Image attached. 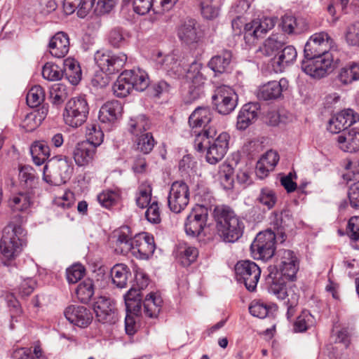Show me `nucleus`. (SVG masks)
Here are the masks:
<instances>
[{
  "label": "nucleus",
  "mask_w": 359,
  "mask_h": 359,
  "mask_svg": "<svg viewBox=\"0 0 359 359\" xmlns=\"http://www.w3.org/2000/svg\"><path fill=\"white\" fill-rule=\"evenodd\" d=\"M213 215L218 233L224 241L233 243L242 236L244 224L229 207L216 206Z\"/></svg>",
  "instance_id": "obj_1"
},
{
  "label": "nucleus",
  "mask_w": 359,
  "mask_h": 359,
  "mask_svg": "<svg viewBox=\"0 0 359 359\" xmlns=\"http://www.w3.org/2000/svg\"><path fill=\"white\" fill-rule=\"evenodd\" d=\"M25 235L24 229L20 225L9 224L4 229L0 241V261L4 266H11L22 252Z\"/></svg>",
  "instance_id": "obj_2"
},
{
  "label": "nucleus",
  "mask_w": 359,
  "mask_h": 359,
  "mask_svg": "<svg viewBox=\"0 0 359 359\" xmlns=\"http://www.w3.org/2000/svg\"><path fill=\"white\" fill-rule=\"evenodd\" d=\"M73 173V165L67 156H55L43 168V180L59 186L66 183Z\"/></svg>",
  "instance_id": "obj_3"
},
{
  "label": "nucleus",
  "mask_w": 359,
  "mask_h": 359,
  "mask_svg": "<svg viewBox=\"0 0 359 359\" xmlns=\"http://www.w3.org/2000/svg\"><path fill=\"white\" fill-rule=\"evenodd\" d=\"M215 128H209L203 131V136L208 144L205 158L210 164H216L220 161L226 154L229 148V135L222 132L217 137Z\"/></svg>",
  "instance_id": "obj_4"
},
{
  "label": "nucleus",
  "mask_w": 359,
  "mask_h": 359,
  "mask_svg": "<svg viewBox=\"0 0 359 359\" xmlns=\"http://www.w3.org/2000/svg\"><path fill=\"white\" fill-rule=\"evenodd\" d=\"M88 113V104L84 97H72L66 103L63 112L64 121L69 126L78 128L86 122Z\"/></svg>",
  "instance_id": "obj_5"
},
{
  "label": "nucleus",
  "mask_w": 359,
  "mask_h": 359,
  "mask_svg": "<svg viewBox=\"0 0 359 359\" xmlns=\"http://www.w3.org/2000/svg\"><path fill=\"white\" fill-rule=\"evenodd\" d=\"M276 240L278 237L271 229L259 233L250 246L254 258L264 261L271 259L275 252Z\"/></svg>",
  "instance_id": "obj_6"
},
{
  "label": "nucleus",
  "mask_w": 359,
  "mask_h": 359,
  "mask_svg": "<svg viewBox=\"0 0 359 359\" xmlns=\"http://www.w3.org/2000/svg\"><path fill=\"white\" fill-rule=\"evenodd\" d=\"M205 70L206 68L203 67V64L196 60L189 65L187 69H185L184 76L190 83L189 93L191 100L198 98L203 93V88L207 80L204 74Z\"/></svg>",
  "instance_id": "obj_7"
},
{
  "label": "nucleus",
  "mask_w": 359,
  "mask_h": 359,
  "mask_svg": "<svg viewBox=\"0 0 359 359\" xmlns=\"http://www.w3.org/2000/svg\"><path fill=\"white\" fill-rule=\"evenodd\" d=\"M189 199V188L184 182L175 181L171 184L168 196V206L171 212L180 213L183 211Z\"/></svg>",
  "instance_id": "obj_8"
},
{
  "label": "nucleus",
  "mask_w": 359,
  "mask_h": 359,
  "mask_svg": "<svg viewBox=\"0 0 359 359\" xmlns=\"http://www.w3.org/2000/svg\"><path fill=\"white\" fill-rule=\"evenodd\" d=\"M238 280L243 282L246 289L250 292L255 290L261 276V269L252 261L243 260L235 266Z\"/></svg>",
  "instance_id": "obj_9"
},
{
  "label": "nucleus",
  "mask_w": 359,
  "mask_h": 359,
  "mask_svg": "<svg viewBox=\"0 0 359 359\" xmlns=\"http://www.w3.org/2000/svg\"><path fill=\"white\" fill-rule=\"evenodd\" d=\"M333 43L327 33L322 32L313 34L304 46V57H320L327 58V55H332L330 50Z\"/></svg>",
  "instance_id": "obj_10"
},
{
  "label": "nucleus",
  "mask_w": 359,
  "mask_h": 359,
  "mask_svg": "<svg viewBox=\"0 0 359 359\" xmlns=\"http://www.w3.org/2000/svg\"><path fill=\"white\" fill-rule=\"evenodd\" d=\"M212 99L216 109L221 114H230L237 105V95L227 86L217 87Z\"/></svg>",
  "instance_id": "obj_11"
},
{
  "label": "nucleus",
  "mask_w": 359,
  "mask_h": 359,
  "mask_svg": "<svg viewBox=\"0 0 359 359\" xmlns=\"http://www.w3.org/2000/svg\"><path fill=\"white\" fill-rule=\"evenodd\" d=\"M127 60L123 53L118 55L107 50H97L95 54V61L102 72L113 74L120 71Z\"/></svg>",
  "instance_id": "obj_12"
},
{
  "label": "nucleus",
  "mask_w": 359,
  "mask_h": 359,
  "mask_svg": "<svg viewBox=\"0 0 359 359\" xmlns=\"http://www.w3.org/2000/svg\"><path fill=\"white\" fill-rule=\"evenodd\" d=\"M327 58L320 57H304L301 68L304 72L315 79H320L332 69L333 63L332 55H327Z\"/></svg>",
  "instance_id": "obj_13"
},
{
  "label": "nucleus",
  "mask_w": 359,
  "mask_h": 359,
  "mask_svg": "<svg viewBox=\"0 0 359 359\" xmlns=\"http://www.w3.org/2000/svg\"><path fill=\"white\" fill-rule=\"evenodd\" d=\"M278 266L281 276L293 281L299 270V259L290 250L279 249L277 251Z\"/></svg>",
  "instance_id": "obj_14"
},
{
  "label": "nucleus",
  "mask_w": 359,
  "mask_h": 359,
  "mask_svg": "<svg viewBox=\"0 0 359 359\" xmlns=\"http://www.w3.org/2000/svg\"><path fill=\"white\" fill-rule=\"evenodd\" d=\"M208 216V208L205 206L197 205L193 208L184 224L187 234L193 237L198 236L206 225Z\"/></svg>",
  "instance_id": "obj_15"
},
{
  "label": "nucleus",
  "mask_w": 359,
  "mask_h": 359,
  "mask_svg": "<svg viewBox=\"0 0 359 359\" xmlns=\"http://www.w3.org/2000/svg\"><path fill=\"white\" fill-rule=\"evenodd\" d=\"M276 22V18L264 17L260 20H253L245 27L244 39L248 45L253 44L257 39L262 37L269 30L273 28Z\"/></svg>",
  "instance_id": "obj_16"
},
{
  "label": "nucleus",
  "mask_w": 359,
  "mask_h": 359,
  "mask_svg": "<svg viewBox=\"0 0 359 359\" xmlns=\"http://www.w3.org/2000/svg\"><path fill=\"white\" fill-rule=\"evenodd\" d=\"M284 279L285 278L278 273H273V272H271L266 278V283L269 285L268 290L270 293L275 295L278 299L285 301L290 297L289 293L290 291L297 294L299 290L292 283L286 285Z\"/></svg>",
  "instance_id": "obj_17"
},
{
  "label": "nucleus",
  "mask_w": 359,
  "mask_h": 359,
  "mask_svg": "<svg viewBox=\"0 0 359 359\" xmlns=\"http://www.w3.org/2000/svg\"><path fill=\"white\" fill-rule=\"evenodd\" d=\"M157 68L165 71L170 76L180 78L185 73L184 62L175 53L163 56L158 53L155 59Z\"/></svg>",
  "instance_id": "obj_18"
},
{
  "label": "nucleus",
  "mask_w": 359,
  "mask_h": 359,
  "mask_svg": "<svg viewBox=\"0 0 359 359\" xmlns=\"http://www.w3.org/2000/svg\"><path fill=\"white\" fill-rule=\"evenodd\" d=\"M154 250L155 243L153 236L142 232L133 238L130 252L137 259H147L154 253Z\"/></svg>",
  "instance_id": "obj_19"
},
{
  "label": "nucleus",
  "mask_w": 359,
  "mask_h": 359,
  "mask_svg": "<svg viewBox=\"0 0 359 359\" xmlns=\"http://www.w3.org/2000/svg\"><path fill=\"white\" fill-rule=\"evenodd\" d=\"M359 121V114L352 109H345L332 117L327 130L332 133H339Z\"/></svg>",
  "instance_id": "obj_20"
},
{
  "label": "nucleus",
  "mask_w": 359,
  "mask_h": 359,
  "mask_svg": "<svg viewBox=\"0 0 359 359\" xmlns=\"http://www.w3.org/2000/svg\"><path fill=\"white\" fill-rule=\"evenodd\" d=\"M94 311L97 320L102 323H114L116 313L114 302L109 297L101 296L94 304Z\"/></svg>",
  "instance_id": "obj_21"
},
{
  "label": "nucleus",
  "mask_w": 359,
  "mask_h": 359,
  "mask_svg": "<svg viewBox=\"0 0 359 359\" xmlns=\"http://www.w3.org/2000/svg\"><path fill=\"white\" fill-rule=\"evenodd\" d=\"M288 88V81L282 78L278 81H271L261 86L257 91V97L263 100H276L281 97L283 91Z\"/></svg>",
  "instance_id": "obj_22"
},
{
  "label": "nucleus",
  "mask_w": 359,
  "mask_h": 359,
  "mask_svg": "<svg viewBox=\"0 0 359 359\" xmlns=\"http://www.w3.org/2000/svg\"><path fill=\"white\" fill-rule=\"evenodd\" d=\"M260 113V104L258 102H249L243 106L237 116L236 127L244 130L255 123Z\"/></svg>",
  "instance_id": "obj_23"
},
{
  "label": "nucleus",
  "mask_w": 359,
  "mask_h": 359,
  "mask_svg": "<svg viewBox=\"0 0 359 359\" xmlns=\"http://www.w3.org/2000/svg\"><path fill=\"white\" fill-rule=\"evenodd\" d=\"M271 225L278 237V241L283 243L285 238V230L292 224V219L289 211L283 210L280 212H273L271 217Z\"/></svg>",
  "instance_id": "obj_24"
},
{
  "label": "nucleus",
  "mask_w": 359,
  "mask_h": 359,
  "mask_svg": "<svg viewBox=\"0 0 359 359\" xmlns=\"http://www.w3.org/2000/svg\"><path fill=\"white\" fill-rule=\"evenodd\" d=\"M33 203V193L31 191L12 194L8 200V206L13 212H27Z\"/></svg>",
  "instance_id": "obj_25"
},
{
  "label": "nucleus",
  "mask_w": 359,
  "mask_h": 359,
  "mask_svg": "<svg viewBox=\"0 0 359 359\" xmlns=\"http://www.w3.org/2000/svg\"><path fill=\"white\" fill-rule=\"evenodd\" d=\"M65 316L69 323L81 327H86L92 319L90 311L83 306H69L66 309Z\"/></svg>",
  "instance_id": "obj_26"
},
{
  "label": "nucleus",
  "mask_w": 359,
  "mask_h": 359,
  "mask_svg": "<svg viewBox=\"0 0 359 359\" xmlns=\"http://www.w3.org/2000/svg\"><path fill=\"white\" fill-rule=\"evenodd\" d=\"M297 52L293 46H287L276 55L273 60V67L276 72H282L286 67L292 65L297 59Z\"/></svg>",
  "instance_id": "obj_27"
},
{
  "label": "nucleus",
  "mask_w": 359,
  "mask_h": 359,
  "mask_svg": "<svg viewBox=\"0 0 359 359\" xmlns=\"http://www.w3.org/2000/svg\"><path fill=\"white\" fill-rule=\"evenodd\" d=\"M123 107L117 100L104 103L99 111V120L102 123L114 124L122 116Z\"/></svg>",
  "instance_id": "obj_28"
},
{
  "label": "nucleus",
  "mask_w": 359,
  "mask_h": 359,
  "mask_svg": "<svg viewBox=\"0 0 359 359\" xmlns=\"http://www.w3.org/2000/svg\"><path fill=\"white\" fill-rule=\"evenodd\" d=\"M49 52L57 58L64 57L69 52V39L68 35L62 32L56 33L48 43Z\"/></svg>",
  "instance_id": "obj_29"
},
{
  "label": "nucleus",
  "mask_w": 359,
  "mask_h": 359,
  "mask_svg": "<svg viewBox=\"0 0 359 359\" xmlns=\"http://www.w3.org/2000/svg\"><path fill=\"white\" fill-rule=\"evenodd\" d=\"M132 233L128 226H123L113 233V238L115 239V251L117 253L126 255L131 250Z\"/></svg>",
  "instance_id": "obj_30"
},
{
  "label": "nucleus",
  "mask_w": 359,
  "mask_h": 359,
  "mask_svg": "<svg viewBox=\"0 0 359 359\" xmlns=\"http://www.w3.org/2000/svg\"><path fill=\"white\" fill-rule=\"evenodd\" d=\"M95 148L89 142H81L76 144L74 159L78 166H85L91 163L95 154Z\"/></svg>",
  "instance_id": "obj_31"
},
{
  "label": "nucleus",
  "mask_w": 359,
  "mask_h": 359,
  "mask_svg": "<svg viewBox=\"0 0 359 359\" xmlns=\"http://www.w3.org/2000/svg\"><path fill=\"white\" fill-rule=\"evenodd\" d=\"M339 147L346 152H356L359 150V130L352 128L337 137Z\"/></svg>",
  "instance_id": "obj_32"
},
{
  "label": "nucleus",
  "mask_w": 359,
  "mask_h": 359,
  "mask_svg": "<svg viewBox=\"0 0 359 359\" xmlns=\"http://www.w3.org/2000/svg\"><path fill=\"white\" fill-rule=\"evenodd\" d=\"M177 36L181 41L187 45L197 43L199 36L196 29V21L193 19L184 20L178 28Z\"/></svg>",
  "instance_id": "obj_33"
},
{
  "label": "nucleus",
  "mask_w": 359,
  "mask_h": 359,
  "mask_svg": "<svg viewBox=\"0 0 359 359\" xmlns=\"http://www.w3.org/2000/svg\"><path fill=\"white\" fill-rule=\"evenodd\" d=\"M124 73L133 89L143 91L149 86V79L145 71L137 68L126 70Z\"/></svg>",
  "instance_id": "obj_34"
},
{
  "label": "nucleus",
  "mask_w": 359,
  "mask_h": 359,
  "mask_svg": "<svg viewBox=\"0 0 359 359\" xmlns=\"http://www.w3.org/2000/svg\"><path fill=\"white\" fill-rule=\"evenodd\" d=\"M211 120L212 111L210 108L198 107L190 115L189 123L193 128L203 127V131H204L210 128H207V126Z\"/></svg>",
  "instance_id": "obj_35"
},
{
  "label": "nucleus",
  "mask_w": 359,
  "mask_h": 359,
  "mask_svg": "<svg viewBox=\"0 0 359 359\" xmlns=\"http://www.w3.org/2000/svg\"><path fill=\"white\" fill-rule=\"evenodd\" d=\"M126 314H132L135 317L142 315L141 293L135 287H132L124 296Z\"/></svg>",
  "instance_id": "obj_36"
},
{
  "label": "nucleus",
  "mask_w": 359,
  "mask_h": 359,
  "mask_svg": "<svg viewBox=\"0 0 359 359\" xmlns=\"http://www.w3.org/2000/svg\"><path fill=\"white\" fill-rule=\"evenodd\" d=\"M63 76L72 85H76L81 79V69L77 61L68 57L64 61Z\"/></svg>",
  "instance_id": "obj_37"
},
{
  "label": "nucleus",
  "mask_w": 359,
  "mask_h": 359,
  "mask_svg": "<svg viewBox=\"0 0 359 359\" xmlns=\"http://www.w3.org/2000/svg\"><path fill=\"white\" fill-rule=\"evenodd\" d=\"M162 299L155 293H149L145 298L143 306V313L150 318H157L162 306Z\"/></svg>",
  "instance_id": "obj_38"
},
{
  "label": "nucleus",
  "mask_w": 359,
  "mask_h": 359,
  "mask_svg": "<svg viewBox=\"0 0 359 359\" xmlns=\"http://www.w3.org/2000/svg\"><path fill=\"white\" fill-rule=\"evenodd\" d=\"M63 6L67 14L77 11V15L83 18L91 10V2L86 0H65Z\"/></svg>",
  "instance_id": "obj_39"
},
{
  "label": "nucleus",
  "mask_w": 359,
  "mask_h": 359,
  "mask_svg": "<svg viewBox=\"0 0 359 359\" xmlns=\"http://www.w3.org/2000/svg\"><path fill=\"white\" fill-rule=\"evenodd\" d=\"M231 53L224 50L221 54L212 57L208 62L209 67L215 73H224L231 60Z\"/></svg>",
  "instance_id": "obj_40"
},
{
  "label": "nucleus",
  "mask_w": 359,
  "mask_h": 359,
  "mask_svg": "<svg viewBox=\"0 0 359 359\" xmlns=\"http://www.w3.org/2000/svg\"><path fill=\"white\" fill-rule=\"evenodd\" d=\"M339 81L344 85H348L359 80V63L353 62L342 67L338 74Z\"/></svg>",
  "instance_id": "obj_41"
},
{
  "label": "nucleus",
  "mask_w": 359,
  "mask_h": 359,
  "mask_svg": "<svg viewBox=\"0 0 359 359\" xmlns=\"http://www.w3.org/2000/svg\"><path fill=\"white\" fill-rule=\"evenodd\" d=\"M128 130L135 136L145 133L150 128V122L145 115L140 114L130 117L128 121Z\"/></svg>",
  "instance_id": "obj_42"
},
{
  "label": "nucleus",
  "mask_w": 359,
  "mask_h": 359,
  "mask_svg": "<svg viewBox=\"0 0 359 359\" xmlns=\"http://www.w3.org/2000/svg\"><path fill=\"white\" fill-rule=\"evenodd\" d=\"M19 179L20 186L27 191H31L34 189L38 183L34 169L29 166L25 165L21 167L19 172Z\"/></svg>",
  "instance_id": "obj_43"
},
{
  "label": "nucleus",
  "mask_w": 359,
  "mask_h": 359,
  "mask_svg": "<svg viewBox=\"0 0 359 359\" xmlns=\"http://www.w3.org/2000/svg\"><path fill=\"white\" fill-rule=\"evenodd\" d=\"M283 45L284 41L281 34H271L264 41L262 46L259 48V50L263 55L271 56L278 50H280Z\"/></svg>",
  "instance_id": "obj_44"
},
{
  "label": "nucleus",
  "mask_w": 359,
  "mask_h": 359,
  "mask_svg": "<svg viewBox=\"0 0 359 359\" xmlns=\"http://www.w3.org/2000/svg\"><path fill=\"white\" fill-rule=\"evenodd\" d=\"M130 274L128 266L123 264H118L111 270L112 281L118 287L123 288L127 285L128 275Z\"/></svg>",
  "instance_id": "obj_45"
},
{
  "label": "nucleus",
  "mask_w": 359,
  "mask_h": 359,
  "mask_svg": "<svg viewBox=\"0 0 359 359\" xmlns=\"http://www.w3.org/2000/svg\"><path fill=\"white\" fill-rule=\"evenodd\" d=\"M224 0H201V11L206 19H214L219 15V11Z\"/></svg>",
  "instance_id": "obj_46"
},
{
  "label": "nucleus",
  "mask_w": 359,
  "mask_h": 359,
  "mask_svg": "<svg viewBox=\"0 0 359 359\" xmlns=\"http://www.w3.org/2000/svg\"><path fill=\"white\" fill-rule=\"evenodd\" d=\"M86 135L87 141L95 148L100 146L104 140V133L99 124L95 123H88L86 126Z\"/></svg>",
  "instance_id": "obj_47"
},
{
  "label": "nucleus",
  "mask_w": 359,
  "mask_h": 359,
  "mask_svg": "<svg viewBox=\"0 0 359 359\" xmlns=\"http://www.w3.org/2000/svg\"><path fill=\"white\" fill-rule=\"evenodd\" d=\"M152 188L148 182L142 183L136 194V204L140 208H147L151 202Z\"/></svg>",
  "instance_id": "obj_48"
},
{
  "label": "nucleus",
  "mask_w": 359,
  "mask_h": 359,
  "mask_svg": "<svg viewBox=\"0 0 359 359\" xmlns=\"http://www.w3.org/2000/svg\"><path fill=\"white\" fill-rule=\"evenodd\" d=\"M257 201L269 210H271L276 205L278 196L273 189L266 187L260 189Z\"/></svg>",
  "instance_id": "obj_49"
},
{
  "label": "nucleus",
  "mask_w": 359,
  "mask_h": 359,
  "mask_svg": "<svg viewBox=\"0 0 359 359\" xmlns=\"http://www.w3.org/2000/svg\"><path fill=\"white\" fill-rule=\"evenodd\" d=\"M78 299L83 303H88L94 294L93 280L86 279L81 282L76 290Z\"/></svg>",
  "instance_id": "obj_50"
},
{
  "label": "nucleus",
  "mask_w": 359,
  "mask_h": 359,
  "mask_svg": "<svg viewBox=\"0 0 359 359\" xmlns=\"http://www.w3.org/2000/svg\"><path fill=\"white\" fill-rule=\"evenodd\" d=\"M112 88L114 95L118 97H125L130 94L133 88L124 72L118 76Z\"/></svg>",
  "instance_id": "obj_51"
},
{
  "label": "nucleus",
  "mask_w": 359,
  "mask_h": 359,
  "mask_svg": "<svg viewBox=\"0 0 359 359\" xmlns=\"http://www.w3.org/2000/svg\"><path fill=\"white\" fill-rule=\"evenodd\" d=\"M136 137V149L144 154H149L153 149L155 142L152 134L145 133Z\"/></svg>",
  "instance_id": "obj_52"
},
{
  "label": "nucleus",
  "mask_w": 359,
  "mask_h": 359,
  "mask_svg": "<svg viewBox=\"0 0 359 359\" xmlns=\"http://www.w3.org/2000/svg\"><path fill=\"white\" fill-rule=\"evenodd\" d=\"M42 76L48 81H56L63 77V71L58 65L53 62H47L43 67Z\"/></svg>",
  "instance_id": "obj_53"
},
{
  "label": "nucleus",
  "mask_w": 359,
  "mask_h": 359,
  "mask_svg": "<svg viewBox=\"0 0 359 359\" xmlns=\"http://www.w3.org/2000/svg\"><path fill=\"white\" fill-rule=\"evenodd\" d=\"M314 323V318L309 311H303L294 323V330L296 332H303L307 330Z\"/></svg>",
  "instance_id": "obj_54"
},
{
  "label": "nucleus",
  "mask_w": 359,
  "mask_h": 359,
  "mask_svg": "<svg viewBox=\"0 0 359 359\" xmlns=\"http://www.w3.org/2000/svg\"><path fill=\"white\" fill-rule=\"evenodd\" d=\"M45 92L41 86H34L30 88L27 94V103L31 107H36L43 102Z\"/></svg>",
  "instance_id": "obj_55"
},
{
  "label": "nucleus",
  "mask_w": 359,
  "mask_h": 359,
  "mask_svg": "<svg viewBox=\"0 0 359 359\" xmlns=\"http://www.w3.org/2000/svg\"><path fill=\"white\" fill-rule=\"evenodd\" d=\"M50 98L54 105H60L67 97V90L65 85L55 83L50 89Z\"/></svg>",
  "instance_id": "obj_56"
},
{
  "label": "nucleus",
  "mask_w": 359,
  "mask_h": 359,
  "mask_svg": "<svg viewBox=\"0 0 359 359\" xmlns=\"http://www.w3.org/2000/svg\"><path fill=\"white\" fill-rule=\"evenodd\" d=\"M119 198V194L114 191H103L97 196V201L100 205L106 208H109L115 205Z\"/></svg>",
  "instance_id": "obj_57"
},
{
  "label": "nucleus",
  "mask_w": 359,
  "mask_h": 359,
  "mask_svg": "<svg viewBox=\"0 0 359 359\" xmlns=\"http://www.w3.org/2000/svg\"><path fill=\"white\" fill-rule=\"evenodd\" d=\"M85 273V268L81 264H74L66 271L67 280L69 283H76L81 280Z\"/></svg>",
  "instance_id": "obj_58"
},
{
  "label": "nucleus",
  "mask_w": 359,
  "mask_h": 359,
  "mask_svg": "<svg viewBox=\"0 0 359 359\" xmlns=\"http://www.w3.org/2000/svg\"><path fill=\"white\" fill-rule=\"evenodd\" d=\"M147 219L152 224H159L161 221V210L156 201H152L148 206L145 212Z\"/></svg>",
  "instance_id": "obj_59"
},
{
  "label": "nucleus",
  "mask_w": 359,
  "mask_h": 359,
  "mask_svg": "<svg viewBox=\"0 0 359 359\" xmlns=\"http://www.w3.org/2000/svg\"><path fill=\"white\" fill-rule=\"evenodd\" d=\"M198 255V252L196 248L191 246L186 247L180 254L181 264L184 266H189L196 260Z\"/></svg>",
  "instance_id": "obj_60"
},
{
  "label": "nucleus",
  "mask_w": 359,
  "mask_h": 359,
  "mask_svg": "<svg viewBox=\"0 0 359 359\" xmlns=\"http://www.w3.org/2000/svg\"><path fill=\"white\" fill-rule=\"evenodd\" d=\"M231 168L229 165H222L219 171V180L225 189L233 187V180L231 175Z\"/></svg>",
  "instance_id": "obj_61"
},
{
  "label": "nucleus",
  "mask_w": 359,
  "mask_h": 359,
  "mask_svg": "<svg viewBox=\"0 0 359 359\" xmlns=\"http://www.w3.org/2000/svg\"><path fill=\"white\" fill-rule=\"evenodd\" d=\"M346 42L351 46H359V22L349 25L345 34Z\"/></svg>",
  "instance_id": "obj_62"
},
{
  "label": "nucleus",
  "mask_w": 359,
  "mask_h": 359,
  "mask_svg": "<svg viewBox=\"0 0 359 359\" xmlns=\"http://www.w3.org/2000/svg\"><path fill=\"white\" fill-rule=\"evenodd\" d=\"M269 306L266 304L260 302H252L249 307L250 313L253 316L259 318H266L269 313Z\"/></svg>",
  "instance_id": "obj_63"
},
{
  "label": "nucleus",
  "mask_w": 359,
  "mask_h": 359,
  "mask_svg": "<svg viewBox=\"0 0 359 359\" xmlns=\"http://www.w3.org/2000/svg\"><path fill=\"white\" fill-rule=\"evenodd\" d=\"M40 118L37 119L33 112L27 114L22 119L20 126L26 132H32L40 126Z\"/></svg>",
  "instance_id": "obj_64"
}]
</instances>
